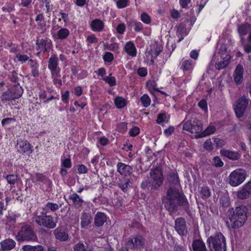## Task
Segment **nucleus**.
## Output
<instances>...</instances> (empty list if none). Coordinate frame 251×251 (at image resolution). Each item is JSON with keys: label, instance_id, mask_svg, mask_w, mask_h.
<instances>
[{"label": "nucleus", "instance_id": "obj_54", "mask_svg": "<svg viewBox=\"0 0 251 251\" xmlns=\"http://www.w3.org/2000/svg\"><path fill=\"white\" fill-rule=\"evenodd\" d=\"M103 58L105 62H110L113 59V55L109 52H106L103 56Z\"/></svg>", "mask_w": 251, "mask_h": 251}, {"label": "nucleus", "instance_id": "obj_25", "mask_svg": "<svg viewBox=\"0 0 251 251\" xmlns=\"http://www.w3.org/2000/svg\"><path fill=\"white\" fill-rule=\"evenodd\" d=\"M10 91L13 93L17 99L20 98L23 94V89L19 83L15 84L11 86Z\"/></svg>", "mask_w": 251, "mask_h": 251}, {"label": "nucleus", "instance_id": "obj_6", "mask_svg": "<svg viewBox=\"0 0 251 251\" xmlns=\"http://www.w3.org/2000/svg\"><path fill=\"white\" fill-rule=\"evenodd\" d=\"M246 172L243 169H237L233 171L229 176V183L232 186H237L246 179Z\"/></svg>", "mask_w": 251, "mask_h": 251}, {"label": "nucleus", "instance_id": "obj_16", "mask_svg": "<svg viewBox=\"0 0 251 251\" xmlns=\"http://www.w3.org/2000/svg\"><path fill=\"white\" fill-rule=\"evenodd\" d=\"M251 32L248 37V41L251 42V26L247 23L242 24L238 25V32L240 36H245L247 35L249 31Z\"/></svg>", "mask_w": 251, "mask_h": 251}, {"label": "nucleus", "instance_id": "obj_32", "mask_svg": "<svg viewBox=\"0 0 251 251\" xmlns=\"http://www.w3.org/2000/svg\"><path fill=\"white\" fill-rule=\"evenodd\" d=\"M103 22L100 19L93 20L91 24L92 29L95 31H101L103 28Z\"/></svg>", "mask_w": 251, "mask_h": 251}, {"label": "nucleus", "instance_id": "obj_63", "mask_svg": "<svg viewBox=\"0 0 251 251\" xmlns=\"http://www.w3.org/2000/svg\"><path fill=\"white\" fill-rule=\"evenodd\" d=\"M138 75L142 77H144L147 75V70L146 68H139L137 70Z\"/></svg>", "mask_w": 251, "mask_h": 251}, {"label": "nucleus", "instance_id": "obj_42", "mask_svg": "<svg viewBox=\"0 0 251 251\" xmlns=\"http://www.w3.org/2000/svg\"><path fill=\"white\" fill-rule=\"evenodd\" d=\"M8 78L11 82L16 84L19 83L18 82V74L15 71H13L10 73V74L8 75Z\"/></svg>", "mask_w": 251, "mask_h": 251}, {"label": "nucleus", "instance_id": "obj_59", "mask_svg": "<svg viewBox=\"0 0 251 251\" xmlns=\"http://www.w3.org/2000/svg\"><path fill=\"white\" fill-rule=\"evenodd\" d=\"M126 29V25L124 24L118 25L116 27L117 32L120 34H123Z\"/></svg>", "mask_w": 251, "mask_h": 251}, {"label": "nucleus", "instance_id": "obj_62", "mask_svg": "<svg viewBox=\"0 0 251 251\" xmlns=\"http://www.w3.org/2000/svg\"><path fill=\"white\" fill-rule=\"evenodd\" d=\"M203 147L206 150L210 151L212 150V143L210 139L207 140L205 141Z\"/></svg>", "mask_w": 251, "mask_h": 251}, {"label": "nucleus", "instance_id": "obj_2", "mask_svg": "<svg viewBox=\"0 0 251 251\" xmlns=\"http://www.w3.org/2000/svg\"><path fill=\"white\" fill-rule=\"evenodd\" d=\"M247 212V207L244 205L228 209L226 214L231 223V228L238 229L244 225L248 218Z\"/></svg>", "mask_w": 251, "mask_h": 251}, {"label": "nucleus", "instance_id": "obj_43", "mask_svg": "<svg viewBox=\"0 0 251 251\" xmlns=\"http://www.w3.org/2000/svg\"><path fill=\"white\" fill-rule=\"evenodd\" d=\"M74 251H88L87 246L82 243L79 242L74 246Z\"/></svg>", "mask_w": 251, "mask_h": 251}, {"label": "nucleus", "instance_id": "obj_41", "mask_svg": "<svg viewBox=\"0 0 251 251\" xmlns=\"http://www.w3.org/2000/svg\"><path fill=\"white\" fill-rule=\"evenodd\" d=\"M18 176L16 175H8L5 176L7 182L10 185H14L18 180Z\"/></svg>", "mask_w": 251, "mask_h": 251}, {"label": "nucleus", "instance_id": "obj_21", "mask_svg": "<svg viewBox=\"0 0 251 251\" xmlns=\"http://www.w3.org/2000/svg\"><path fill=\"white\" fill-rule=\"evenodd\" d=\"M15 242L11 239H7L0 243L1 250L8 251L12 249L15 246Z\"/></svg>", "mask_w": 251, "mask_h": 251}, {"label": "nucleus", "instance_id": "obj_11", "mask_svg": "<svg viewBox=\"0 0 251 251\" xmlns=\"http://www.w3.org/2000/svg\"><path fill=\"white\" fill-rule=\"evenodd\" d=\"M152 180L154 181L156 187H160L163 182V177L162 172L158 169L155 168L154 170H151L150 173Z\"/></svg>", "mask_w": 251, "mask_h": 251}, {"label": "nucleus", "instance_id": "obj_30", "mask_svg": "<svg viewBox=\"0 0 251 251\" xmlns=\"http://www.w3.org/2000/svg\"><path fill=\"white\" fill-rule=\"evenodd\" d=\"M0 98L1 101L3 102L11 101L17 99L16 97L14 96V94L10 91L9 89L1 94Z\"/></svg>", "mask_w": 251, "mask_h": 251}, {"label": "nucleus", "instance_id": "obj_19", "mask_svg": "<svg viewBox=\"0 0 251 251\" xmlns=\"http://www.w3.org/2000/svg\"><path fill=\"white\" fill-rule=\"evenodd\" d=\"M192 246L194 251H207L204 243L201 239L194 240Z\"/></svg>", "mask_w": 251, "mask_h": 251}, {"label": "nucleus", "instance_id": "obj_8", "mask_svg": "<svg viewBox=\"0 0 251 251\" xmlns=\"http://www.w3.org/2000/svg\"><path fill=\"white\" fill-rule=\"evenodd\" d=\"M249 103V100L245 96L240 97L237 101L234 110L236 117L238 118L242 117L247 109Z\"/></svg>", "mask_w": 251, "mask_h": 251}, {"label": "nucleus", "instance_id": "obj_45", "mask_svg": "<svg viewBox=\"0 0 251 251\" xmlns=\"http://www.w3.org/2000/svg\"><path fill=\"white\" fill-rule=\"evenodd\" d=\"M102 80L111 86H115L116 84V79L113 76H106L103 77Z\"/></svg>", "mask_w": 251, "mask_h": 251}, {"label": "nucleus", "instance_id": "obj_64", "mask_svg": "<svg viewBox=\"0 0 251 251\" xmlns=\"http://www.w3.org/2000/svg\"><path fill=\"white\" fill-rule=\"evenodd\" d=\"M198 106L204 110L207 109V102L204 99H202L199 102Z\"/></svg>", "mask_w": 251, "mask_h": 251}, {"label": "nucleus", "instance_id": "obj_22", "mask_svg": "<svg viewBox=\"0 0 251 251\" xmlns=\"http://www.w3.org/2000/svg\"><path fill=\"white\" fill-rule=\"evenodd\" d=\"M202 125L201 122L198 120H192L191 133L198 134L202 132Z\"/></svg>", "mask_w": 251, "mask_h": 251}, {"label": "nucleus", "instance_id": "obj_14", "mask_svg": "<svg viewBox=\"0 0 251 251\" xmlns=\"http://www.w3.org/2000/svg\"><path fill=\"white\" fill-rule=\"evenodd\" d=\"M117 172L125 176H129L133 171L132 167L122 162H119L117 165Z\"/></svg>", "mask_w": 251, "mask_h": 251}, {"label": "nucleus", "instance_id": "obj_36", "mask_svg": "<svg viewBox=\"0 0 251 251\" xmlns=\"http://www.w3.org/2000/svg\"><path fill=\"white\" fill-rule=\"evenodd\" d=\"M91 217L86 213H84L81 218V226L82 227L84 228L91 222Z\"/></svg>", "mask_w": 251, "mask_h": 251}, {"label": "nucleus", "instance_id": "obj_7", "mask_svg": "<svg viewBox=\"0 0 251 251\" xmlns=\"http://www.w3.org/2000/svg\"><path fill=\"white\" fill-rule=\"evenodd\" d=\"M145 240L139 234L136 235L132 238H128L126 244L127 248L131 250L141 249L144 248Z\"/></svg>", "mask_w": 251, "mask_h": 251}, {"label": "nucleus", "instance_id": "obj_40", "mask_svg": "<svg viewBox=\"0 0 251 251\" xmlns=\"http://www.w3.org/2000/svg\"><path fill=\"white\" fill-rule=\"evenodd\" d=\"M130 25L131 26L134 27V29L136 32H139L143 28V25L140 22L132 20L130 22Z\"/></svg>", "mask_w": 251, "mask_h": 251}, {"label": "nucleus", "instance_id": "obj_9", "mask_svg": "<svg viewBox=\"0 0 251 251\" xmlns=\"http://www.w3.org/2000/svg\"><path fill=\"white\" fill-rule=\"evenodd\" d=\"M58 59L56 55L52 54L48 61V68L50 71L51 75L54 76H61L60 69L58 66Z\"/></svg>", "mask_w": 251, "mask_h": 251}, {"label": "nucleus", "instance_id": "obj_56", "mask_svg": "<svg viewBox=\"0 0 251 251\" xmlns=\"http://www.w3.org/2000/svg\"><path fill=\"white\" fill-rule=\"evenodd\" d=\"M140 132V128L138 126H134L129 132V134L131 136H135L139 134Z\"/></svg>", "mask_w": 251, "mask_h": 251}, {"label": "nucleus", "instance_id": "obj_58", "mask_svg": "<svg viewBox=\"0 0 251 251\" xmlns=\"http://www.w3.org/2000/svg\"><path fill=\"white\" fill-rule=\"evenodd\" d=\"M214 143L216 147L221 148L225 145V141L219 138H214Z\"/></svg>", "mask_w": 251, "mask_h": 251}, {"label": "nucleus", "instance_id": "obj_17", "mask_svg": "<svg viewBox=\"0 0 251 251\" xmlns=\"http://www.w3.org/2000/svg\"><path fill=\"white\" fill-rule=\"evenodd\" d=\"M221 154L232 160H238L241 157V155L237 151H230L225 149L220 151Z\"/></svg>", "mask_w": 251, "mask_h": 251}, {"label": "nucleus", "instance_id": "obj_37", "mask_svg": "<svg viewBox=\"0 0 251 251\" xmlns=\"http://www.w3.org/2000/svg\"><path fill=\"white\" fill-rule=\"evenodd\" d=\"M36 179L38 181L44 182L45 184L48 185V187L50 188L51 187V181L42 174H36Z\"/></svg>", "mask_w": 251, "mask_h": 251}, {"label": "nucleus", "instance_id": "obj_39", "mask_svg": "<svg viewBox=\"0 0 251 251\" xmlns=\"http://www.w3.org/2000/svg\"><path fill=\"white\" fill-rule=\"evenodd\" d=\"M69 33L67 28H62L57 31L58 38L60 40H64L68 36Z\"/></svg>", "mask_w": 251, "mask_h": 251}, {"label": "nucleus", "instance_id": "obj_27", "mask_svg": "<svg viewBox=\"0 0 251 251\" xmlns=\"http://www.w3.org/2000/svg\"><path fill=\"white\" fill-rule=\"evenodd\" d=\"M162 51V48L158 45H153L151 46V49L148 51L152 58L155 59Z\"/></svg>", "mask_w": 251, "mask_h": 251}, {"label": "nucleus", "instance_id": "obj_50", "mask_svg": "<svg viewBox=\"0 0 251 251\" xmlns=\"http://www.w3.org/2000/svg\"><path fill=\"white\" fill-rule=\"evenodd\" d=\"M220 203L224 207H228L230 204L229 200L226 196H222L220 200Z\"/></svg>", "mask_w": 251, "mask_h": 251}, {"label": "nucleus", "instance_id": "obj_1", "mask_svg": "<svg viewBox=\"0 0 251 251\" xmlns=\"http://www.w3.org/2000/svg\"><path fill=\"white\" fill-rule=\"evenodd\" d=\"M162 202L166 209L171 213L178 211L179 206L187 212L190 211V205L185 196L175 187L169 188L166 196L162 198Z\"/></svg>", "mask_w": 251, "mask_h": 251}, {"label": "nucleus", "instance_id": "obj_33", "mask_svg": "<svg viewBox=\"0 0 251 251\" xmlns=\"http://www.w3.org/2000/svg\"><path fill=\"white\" fill-rule=\"evenodd\" d=\"M23 251H44V247L40 245L31 246L29 245L23 246Z\"/></svg>", "mask_w": 251, "mask_h": 251}, {"label": "nucleus", "instance_id": "obj_44", "mask_svg": "<svg viewBox=\"0 0 251 251\" xmlns=\"http://www.w3.org/2000/svg\"><path fill=\"white\" fill-rule=\"evenodd\" d=\"M140 100L144 107H147L150 105L151 100L148 95L144 94Z\"/></svg>", "mask_w": 251, "mask_h": 251}, {"label": "nucleus", "instance_id": "obj_53", "mask_svg": "<svg viewBox=\"0 0 251 251\" xmlns=\"http://www.w3.org/2000/svg\"><path fill=\"white\" fill-rule=\"evenodd\" d=\"M173 251H186V249L184 245L176 243L174 245Z\"/></svg>", "mask_w": 251, "mask_h": 251}, {"label": "nucleus", "instance_id": "obj_48", "mask_svg": "<svg viewBox=\"0 0 251 251\" xmlns=\"http://www.w3.org/2000/svg\"><path fill=\"white\" fill-rule=\"evenodd\" d=\"M61 206V204H60L59 205L56 203H52V202H48L46 204V207L50 209L52 211H55L57 209H58L59 207Z\"/></svg>", "mask_w": 251, "mask_h": 251}, {"label": "nucleus", "instance_id": "obj_15", "mask_svg": "<svg viewBox=\"0 0 251 251\" xmlns=\"http://www.w3.org/2000/svg\"><path fill=\"white\" fill-rule=\"evenodd\" d=\"M251 195V181L246 183L242 189L237 192V197L241 200L247 199Z\"/></svg>", "mask_w": 251, "mask_h": 251}, {"label": "nucleus", "instance_id": "obj_57", "mask_svg": "<svg viewBox=\"0 0 251 251\" xmlns=\"http://www.w3.org/2000/svg\"><path fill=\"white\" fill-rule=\"evenodd\" d=\"M16 57L19 61L22 62V63L25 62L28 60L29 57L27 55L25 54H21L20 53L16 55Z\"/></svg>", "mask_w": 251, "mask_h": 251}, {"label": "nucleus", "instance_id": "obj_23", "mask_svg": "<svg viewBox=\"0 0 251 251\" xmlns=\"http://www.w3.org/2000/svg\"><path fill=\"white\" fill-rule=\"evenodd\" d=\"M18 151L22 153L26 152H29L30 153L32 152L31 145L26 140L22 141L19 143Z\"/></svg>", "mask_w": 251, "mask_h": 251}, {"label": "nucleus", "instance_id": "obj_49", "mask_svg": "<svg viewBox=\"0 0 251 251\" xmlns=\"http://www.w3.org/2000/svg\"><path fill=\"white\" fill-rule=\"evenodd\" d=\"M213 164L216 167H221L224 165V163L219 156H215L213 158Z\"/></svg>", "mask_w": 251, "mask_h": 251}, {"label": "nucleus", "instance_id": "obj_13", "mask_svg": "<svg viewBox=\"0 0 251 251\" xmlns=\"http://www.w3.org/2000/svg\"><path fill=\"white\" fill-rule=\"evenodd\" d=\"M56 239L60 241H66L68 239L69 235L65 228L62 226H58L53 231Z\"/></svg>", "mask_w": 251, "mask_h": 251}, {"label": "nucleus", "instance_id": "obj_4", "mask_svg": "<svg viewBox=\"0 0 251 251\" xmlns=\"http://www.w3.org/2000/svg\"><path fill=\"white\" fill-rule=\"evenodd\" d=\"M18 242L36 241L38 239L37 235L33 228L29 225L23 226L16 236Z\"/></svg>", "mask_w": 251, "mask_h": 251}, {"label": "nucleus", "instance_id": "obj_61", "mask_svg": "<svg viewBox=\"0 0 251 251\" xmlns=\"http://www.w3.org/2000/svg\"><path fill=\"white\" fill-rule=\"evenodd\" d=\"M166 119V115L165 113H160L158 115L156 123L158 124H161L164 122Z\"/></svg>", "mask_w": 251, "mask_h": 251}, {"label": "nucleus", "instance_id": "obj_12", "mask_svg": "<svg viewBox=\"0 0 251 251\" xmlns=\"http://www.w3.org/2000/svg\"><path fill=\"white\" fill-rule=\"evenodd\" d=\"M244 68L241 64H238L234 72V80L237 85H240L243 81Z\"/></svg>", "mask_w": 251, "mask_h": 251}, {"label": "nucleus", "instance_id": "obj_34", "mask_svg": "<svg viewBox=\"0 0 251 251\" xmlns=\"http://www.w3.org/2000/svg\"><path fill=\"white\" fill-rule=\"evenodd\" d=\"M125 181H122L121 179L118 183V186L120 187L124 192H126L128 190V187H130L131 182L129 179L124 178Z\"/></svg>", "mask_w": 251, "mask_h": 251}, {"label": "nucleus", "instance_id": "obj_55", "mask_svg": "<svg viewBox=\"0 0 251 251\" xmlns=\"http://www.w3.org/2000/svg\"><path fill=\"white\" fill-rule=\"evenodd\" d=\"M192 121L191 119L190 121H187L184 123L183 126V129L191 132L192 129Z\"/></svg>", "mask_w": 251, "mask_h": 251}, {"label": "nucleus", "instance_id": "obj_20", "mask_svg": "<svg viewBox=\"0 0 251 251\" xmlns=\"http://www.w3.org/2000/svg\"><path fill=\"white\" fill-rule=\"evenodd\" d=\"M106 219L107 218L104 213L99 212L95 217V225L97 227L101 226L106 221Z\"/></svg>", "mask_w": 251, "mask_h": 251}, {"label": "nucleus", "instance_id": "obj_3", "mask_svg": "<svg viewBox=\"0 0 251 251\" xmlns=\"http://www.w3.org/2000/svg\"><path fill=\"white\" fill-rule=\"evenodd\" d=\"M209 251H226V240L221 232H217L207 239Z\"/></svg>", "mask_w": 251, "mask_h": 251}, {"label": "nucleus", "instance_id": "obj_52", "mask_svg": "<svg viewBox=\"0 0 251 251\" xmlns=\"http://www.w3.org/2000/svg\"><path fill=\"white\" fill-rule=\"evenodd\" d=\"M191 68V61L189 60H185L182 63L181 69L183 71H187Z\"/></svg>", "mask_w": 251, "mask_h": 251}, {"label": "nucleus", "instance_id": "obj_5", "mask_svg": "<svg viewBox=\"0 0 251 251\" xmlns=\"http://www.w3.org/2000/svg\"><path fill=\"white\" fill-rule=\"evenodd\" d=\"M56 219L51 215H48L47 212H41L40 215L35 217V222L39 226L51 229L56 226Z\"/></svg>", "mask_w": 251, "mask_h": 251}, {"label": "nucleus", "instance_id": "obj_31", "mask_svg": "<svg viewBox=\"0 0 251 251\" xmlns=\"http://www.w3.org/2000/svg\"><path fill=\"white\" fill-rule=\"evenodd\" d=\"M169 182L176 185L180 184L179 179L177 173L174 172H169L168 175Z\"/></svg>", "mask_w": 251, "mask_h": 251}, {"label": "nucleus", "instance_id": "obj_26", "mask_svg": "<svg viewBox=\"0 0 251 251\" xmlns=\"http://www.w3.org/2000/svg\"><path fill=\"white\" fill-rule=\"evenodd\" d=\"M36 45L37 46L38 48L40 49L42 47H49V46H52V43L51 40L48 38H46L45 39H40L37 37L36 40Z\"/></svg>", "mask_w": 251, "mask_h": 251}, {"label": "nucleus", "instance_id": "obj_29", "mask_svg": "<svg viewBox=\"0 0 251 251\" xmlns=\"http://www.w3.org/2000/svg\"><path fill=\"white\" fill-rule=\"evenodd\" d=\"M215 130L216 128L214 126H208L203 131L198 134H196L195 135V138L198 139L200 138L205 137L214 133Z\"/></svg>", "mask_w": 251, "mask_h": 251}, {"label": "nucleus", "instance_id": "obj_10", "mask_svg": "<svg viewBox=\"0 0 251 251\" xmlns=\"http://www.w3.org/2000/svg\"><path fill=\"white\" fill-rule=\"evenodd\" d=\"M175 228L180 236L186 235L188 231L185 219L182 217L177 218L175 220Z\"/></svg>", "mask_w": 251, "mask_h": 251}, {"label": "nucleus", "instance_id": "obj_51", "mask_svg": "<svg viewBox=\"0 0 251 251\" xmlns=\"http://www.w3.org/2000/svg\"><path fill=\"white\" fill-rule=\"evenodd\" d=\"M38 29L41 30V34H44L47 30L46 23L45 22H39L38 23Z\"/></svg>", "mask_w": 251, "mask_h": 251}, {"label": "nucleus", "instance_id": "obj_35", "mask_svg": "<svg viewBox=\"0 0 251 251\" xmlns=\"http://www.w3.org/2000/svg\"><path fill=\"white\" fill-rule=\"evenodd\" d=\"M200 195L203 200H206L211 196V192L209 188L207 186H203L200 188Z\"/></svg>", "mask_w": 251, "mask_h": 251}, {"label": "nucleus", "instance_id": "obj_24", "mask_svg": "<svg viewBox=\"0 0 251 251\" xmlns=\"http://www.w3.org/2000/svg\"><path fill=\"white\" fill-rule=\"evenodd\" d=\"M68 199L72 201L73 205L75 208H79L81 207L83 202V201L76 193H74L70 195Z\"/></svg>", "mask_w": 251, "mask_h": 251}, {"label": "nucleus", "instance_id": "obj_28", "mask_svg": "<svg viewBox=\"0 0 251 251\" xmlns=\"http://www.w3.org/2000/svg\"><path fill=\"white\" fill-rule=\"evenodd\" d=\"M126 52L132 57L136 56V50L134 45L131 42H127L125 46Z\"/></svg>", "mask_w": 251, "mask_h": 251}, {"label": "nucleus", "instance_id": "obj_46", "mask_svg": "<svg viewBox=\"0 0 251 251\" xmlns=\"http://www.w3.org/2000/svg\"><path fill=\"white\" fill-rule=\"evenodd\" d=\"M227 66V62H226V61L224 62V61L222 59H221L220 60H219L218 59L216 63L215 67L217 70H220L221 69L225 68Z\"/></svg>", "mask_w": 251, "mask_h": 251}, {"label": "nucleus", "instance_id": "obj_60", "mask_svg": "<svg viewBox=\"0 0 251 251\" xmlns=\"http://www.w3.org/2000/svg\"><path fill=\"white\" fill-rule=\"evenodd\" d=\"M128 0H119L117 1V6L119 8H123L127 6Z\"/></svg>", "mask_w": 251, "mask_h": 251}, {"label": "nucleus", "instance_id": "obj_18", "mask_svg": "<svg viewBox=\"0 0 251 251\" xmlns=\"http://www.w3.org/2000/svg\"><path fill=\"white\" fill-rule=\"evenodd\" d=\"M141 187L142 189H147L151 193L153 192L156 189L159 188L158 187H156L154 181H153L152 179H150V178H148L147 180L143 181L141 183Z\"/></svg>", "mask_w": 251, "mask_h": 251}, {"label": "nucleus", "instance_id": "obj_47", "mask_svg": "<svg viewBox=\"0 0 251 251\" xmlns=\"http://www.w3.org/2000/svg\"><path fill=\"white\" fill-rule=\"evenodd\" d=\"M141 19L143 22L146 24H149L151 22V17L146 13H143L141 14Z\"/></svg>", "mask_w": 251, "mask_h": 251}, {"label": "nucleus", "instance_id": "obj_38", "mask_svg": "<svg viewBox=\"0 0 251 251\" xmlns=\"http://www.w3.org/2000/svg\"><path fill=\"white\" fill-rule=\"evenodd\" d=\"M115 104L117 108H122L126 105V101L122 97H117L114 100Z\"/></svg>", "mask_w": 251, "mask_h": 251}]
</instances>
